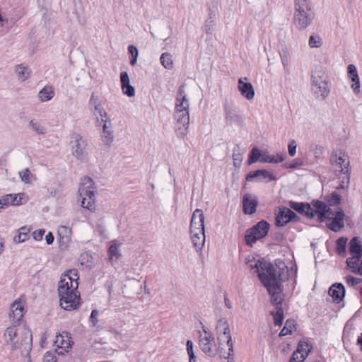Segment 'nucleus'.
I'll use <instances>...</instances> for the list:
<instances>
[{"instance_id": "5", "label": "nucleus", "mask_w": 362, "mask_h": 362, "mask_svg": "<svg viewBox=\"0 0 362 362\" xmlns=\"http://www.w3.org/2000/svg\"><path fill=\"white\" fill-rule=\"evenodd\" d=\"M78 193L81 198V206L91 211L95 210V187L92 178L84 176L81 179Z\"/></svg>"}, {"instance_id": "25", "label": "nucleus", "mask_w": 362, "mask_h": 362, "mask_svg": "<svg viewBox=\"0 0 362 362\" xmlns=\"http://www.w3.org/2000/svg\"><path fill=\"white\" fill-rule=\"evenodd\" d=\"M288 206L299 214H304L308 218L314 217V209L308 203L290 201Z\"/></svg>"}, {"instance_id": "35", "label": "nucleus", "mask_w": 362, "mask_h": 362, "mask_svg": "<svg viewBox=\"0 0 362 362\" xmlns=\"http://www.w3.org/2000/svg\"><path fill=\"white\" fill-rule=\"evenodd\" d=\"M285 154L270 155L267 152L262 153L260 161L263 163H279L284 160Z\"/></svg>"}, {"instance_id": "61", "label": "nucleus", "mask_w": 362, "mask_h": 362, "mask_svg": "<svg viewBox=\"0 0 362 362\" xmlns=\"http://www.w3.org/2000/svg\"><path fill=\"white\" fill-rule=\"evenodd\" d=\"M210 17L209 20L205 22L204 28L206 33H211L213 30L214 21Z\"/></svg>"}, {"instance_id": "38", "label": "nucleus", "mask_w": 362, "mask_h": 362, "mask_svg": "<svg viewBox=\"0 0 362 362\" xmlns=\"http://www.w3.org/2000/svg\"><path fill=\"white\" fill-rule=\"evenodd\" d=\"M15 73L18 76V80L25 81L30 77V71L28 67L25 66L23 64H18L15 68Z\"/></svg>"}, {"instance_id": "58", "label": "nucleus", "mask_w": 362, "mask_h": 362, "mask_svg": "<svg viewBox=\"0 0 362 362\" xmlns=\"http://www.w3.org/2000/svg\"><path fill=\"white\" fill-rule=\"evenodd\" d=\"M44 362H57V358L54 353L47 351L43 357Z\"/></svg>"}, {"instance_id": "24", "label": "nucleus", "mask_w": 362, "mask_h": 362, "mask_svg": "<svg viewBox=\"0 0 362 362\" xmlns=\"http://www.w3.org/2000/svg\"><path fill=\"white\" fill-rule=\"evenodd\" d=\"M244 80H247V78H240L238 79V90L243 97L248 100H251L255 97L253 86L250 83L245 82Z\"/></svg>"}, {"instance_id": "57", "label": "nucleus", "mask_w": 362, "mask_h": 362, "mask_svg": "<svg viewBox=\"0 0 362 362\" xmlns=\"http://www.w3.org/2000/svg\"><path fill=\"white\" fill-rule=\"evenodd\" d=\"M99 315V312L97 310H93L91 312L90 316V322L92 323L93 327H97L98 320V317Z\"/></svg>"}, {"instance_id": "49", "label": "nucleus", "mask_w": 362, "mask_h": 362, "mask_svg": "<svg viewBox=\"0 0 362 362\" xmlns=\"http://www.w3.org/2000/svg\"><path fill=\"white\" fill-rule=\"evenodd\" d=\"M308 45L311 48H319L322 45V39L318 35H310L308 40Z\"/></svg>"}, {"instance_id": "11", "label": "nucleus", "mask_w": 362, "mask_h": 362, "mask_svg": "<svg viewBox=\"0 0 362 362\" xmlns=\"http://www.w3.org/2000/svg\"><path fill=\"white\" fill-rule=\"evenodd\" d=\"M59 296L60 297V305L66 310H75L81 304L80 293L77 290L64 294H59Z\"/></svg>"}, {"instance_id": "26", "label": "nucleus", "mask_w": 362, "mask_h": 362, "mask_svg": "<svg viewBox=\"0 0 362 362\" xmlns=\"http://www.w3.org/2000/svg\"><path fill=\"white\" fill-rule=\"evenodd\" d=\"M204 216L201 209H196L192 216L190 222V230H204Z\"/></svg>"}, {"instance_id": "44", "label": "nucleus", "mask_w": 362, "mask_h": 362, "mask_svg": "<svg viewBox=\"0 0 362 362\" xmlns=\"http://www.w3.org/2000/svg\"><path fill=\"white\" fill-rule=\"evenodd\" d=\"M30 232V228L26 226L21 227L19 229V233L18 235L13 238V241L16 243H20L24 242L28 236V233Z\"/></svg>"}, {"instance_id": "23", "label": "nucleus", "mask_w": 362, "mask_h": 362, "mask_svg": "<svg viewBox=\"0 0 362 362\" xmlns=\"http://www.w3.org/2000/svg\"><path fill=\"white\" fill-rule=\"evenodd\" d=\"M258 199L254 194H246L243 198V212L245 214H253L256 211Z\"/></svg>"}, {"instance_id": "36", "label": "nucleus", "mask_w": 362, "mask_h": 362, "mask_svg": "<svg viewBox=\"0 0 362 362\" xmlns=\"http://www.w3.org/2000/svg\"><path fill=\"white\" fill-rule=\"evenodd\" d=\"M38 98L41 102H47L54 96V89L50 86H45L38 93Z\"/></svg>"}, {"instance_id": "40", "label": "nucleus", "mask_w": 362, "mask_h": 362, "mask_svg": "<svg viewBox=\"0 0 362 362\" xmlns=\"http://www.w3.org/2000/svg\"><path fill=\"white\" fill-rule=\"evenodd\" d=\"M348 238L345 237H341L336 241V251L337 254L341 257H345L346 255V244Z\"/></svg>"}, {"instance_id": "22", "label": "nucleus", "mask_w": 362, "mask_h": 362, "mask_svg": "<svg viewBox=\"0 0 362 362\" xmlns=\"http://www.w3.org/2000/svg\"><path fill=\"white\" fill-rule=\"evenodd\" d=\"M57 234L59 236L58 242L60 250H66L71 240V228L65 226H61L58 228Z\"/></svg>"}, {"instance_id": "14", "label": "nucleus", "mask_w": 362, "mask_h": 362, "mask_svg": "<svg viewBox=\"0 0 362 362\" xmlns=\"http://www.w3.org/2000/svg\"><path fill=\"white\" fill-rule=\"evenodd\" d=\"M246 264L248 269H256L255 272H275L274 265L264 258L248 259Z\"/></svg>"}, {"instance_id": "31", "label": "nucleus", "mask_w": 362, "mask_h": 362, "mask_svg": "<svg viewBox=\"0 0 362 362\" xmlns=\"http://www.w3.org/2000/svg\"><path fill=\"white\" fill-rule=\"evenodd\" d=\"M191 240L194 245V247L197 250H199L202 248L205 243V233L204 230H190Z\"/></svg>"}, {"instance_id": "6", "label": "nucleus", "mask_w": 362, "mask_h": 362, "mask_svg": "<svg viewBox=\"0 0 362 362\" xmlns=\"http://www.w3.org/2000/svg\"><path fill=\"white\" fill-rule=\"evenodd\" d=\"M350 257L346 259L347 267L351 272H362V241L354 237L349 243Z\"/></svg>"}, {"instance_id": "48", "label": "nucleus", "mask_w": 362, "mask_h": 362, "mask_svg": "<svg viewBox=\"0 0 362 362\" xmlns=\"http://www.w3.org/2000/svg\"><path fill=\"white\" fill-rule=\"evenodd\" d=\"M19 177L21 180L25 184H30L32 182V178L34 177L28 168H26L19 172Z\"/></svg>"}, {"instance_id": "2", "label": "nucleus", "mask_w": 362, "mask_h": 362, "mask_svg": "<svg viewBox=\"0 0 362 362\" xmlns=\"http://www.w3.org/2000/svg\"><path fill=\"white\" fill-rule=\"evenodd\" d=\"M185 88V85L182 84L178 89L175 100L176 102L174 112V117L177 122V135L181 138H183L187 135L189 124V104Z\"/></svg>"}, {"instance_id": "63", "label": "nucleus", "mask_w": 362, "mask_h": 362, "mask_svg": "<svg viewBox=\"0 0 362 362\" xmlns=\"http://www.w3.org/2000/svg\"><path fill=\"white\" fill-rule=\"evenodd\" d=\"M187 351L189 358L193 359L194 358V351H193V342L191 340H188L187 341Z\"/></svg>"}, {"instance_id": "39", "label": "nucleus", "mask_w": 362, "mask_h": 362, "mask_svg": "<svg viewBox=\"0 0 362 362\" xmlns=\"http://www.w3.org/2000/svg\"><path fill=\"white\" fill-rule=\"evenodd\" d=\"M120 244L117 243V242L112 241L108 250V255L110 260L113 262L114 260H117L120 256L119 251Z\"/></svg>"}, {"instance_id": "18", "label": "nucleus", "mask_w": 362, "mask_h": 362, "mask_svg": "<svg viewBox=\"0 0 362 362\" xmlns=\"http://www.w3.org/2000/svg\"><path fill=\"white\" fill-rule=\"evenodd\" d=\"M28 199L25 194L18 193V194H8L3 196L0 199L1 204L6 208L10 205L18 206L23 203H25Z\"/></svg>"}, {"instance_id": "30", "label": "nucleus", "mask_w": 362, "mask_h": 362, "mask_svg": "<svg viewBox=\"0 0 362 362\" xmlns=\"http://www.w3.org/2000/svg\"><path fill=\"white\" fill-rule=\"evenodd\" d=\"M224 113L226 120L228 121L230 123H239L242 121L240 115H238L231 104L228 103L225 104Z\"/></svg>"}, {"instance_id": "3", "label": "nucleus", "mask_w": 362, "mask_h": 362, "mask_svg": "<svg viewBox=\"0 0 362 362\" xmlns=\"http://www.w3.org/2000/svg\"><path fill=\"white\" fill-rule=\"evenodd\" d=\"M314 18L315 13L309 0H294L293 21L298 30L306 29Z\"/></svg>"}, {"instance_id": "53", "label": "nucleus", "mask_w": 362, "mask_h": 362, "mask_svg": "<svg viewBox=\"0 0 362 362\" xmlns=\"http://www.w3.org/2000/svg\"><path fill=\"white\" fill-rule=\"evenodd\" d=\"M89 107L91 109H95L96 107H100L102 105L100 97L95 94V93H93L91 94L89 103H88Z\"/></svg>"}, {"instance_id": "51", "label": "nucleus", "mask_w": 362, "mask_h": 362, "mask_svg": "<svg viewBox=\"0 0 362 362\" xmlns=\"http://www.w3.org/2000/svg\"><path fill=\"white\" fill-rule=\"evenodd\" d=\"M225 341H226L228 351L224 352L221 351V353L224 358H230V356H233L234 351L232 337H228V339H226Z\"/></svg>"}, {"instance_id": "33", "label": "nucleus", "mask_w": 362, "mask_h": 362, "mask_svg": "<svg viewBox=\"0 0 362 362\" xmlns=\"http://www.w3.org/2000/svg\"><path fill=\"white\" fill-rule=\"evenodd\" d=\"M312 205L314 209V216L315 215L317 216L318 220L320 222L325 221V212L327 210V207L328 206L325 202L319 201V200H313L312 202Z\"/></svg>"}, {"instance_id": "50", "label": "nucleus", "mask_w": 362, "mask_h": 362, "mask_svg": "<svg viewBox=\"0 0 362 362\" xmlns=\"http://www.w3.org/2000/svg\"><path fill=\"white\" fill-rule=\"evenodd\" d=\"M261 156L262 153H260L259 150L257 148L254 147L250 153L248 159L249 165L255 163L259 160H260Z\"/></svg>"}, {"instance_id": "9", "label": "nucleus", "mask_w": 362, "mask_h": 362, "mask_svg": "<svg viewBox=\"0 0 362 362\" xmlns=\"http://www.w3.org/2000/svg\"><path fill=\"white\" fill-rule=\"evenodd\" d=\"M269 224L266 221H260L247 230L245 240L247 245L252 246L258 240L265 237L269 231Z\"/></svg>"}, {"instance_id": "28", "label": "nucleus", "mask_w": 362, "mask_h": 362, "mask_svg": "<svg viewBox=\"0 0 362 362\" xmlns=\"http://www.w3.org/2000/svg\"><path fill=\"white\" fill-rule=\"evenodd\" d=\"M344 213L342 210L337 211L335 216L331 219V222L327 224V227L332 231H339L344 226Z\"/></svg>"}, {"instance_id": "29", "label": "nucleus", "mask_w": 362, "mask_h": 362, "mask_svg": "<svg viewBox=\"0 0 362 362\" xmlns=\"http://www.w3.org/2000/svg\"><path fill=\"white\" fill-rule=\"evenodd\" d=\"M101 138L103 144L110 147L114 140V134L112 131V122H106V124L103 125V132Z\"/></svg>"}, {"instance_id": "20", "label": "nucleus", "mask_w": 362, "mask_h": 362, "mask_svg": "<svg viewBox=\"0 0 362 362\" xmlns=\"http://www.w3.org/2000/svg\"><path fill=\"white\" fill-rule=\"evenodd\" d=\"M216 333L219 345H221L222 342H225V341L228 339V337H231L229 325L226 318H221L218 321Z\"/></svg>"}, {"instance_id": "43", "label": "nucleus", "mask_w": 362, "mask_h": 362, "mask_svg": "<svg viewBox=\"0 0 362 362\" xmlns=\"http://www.w3.org/2000/svg\"><path fill=\"white\" fill-rule=\"evenodd\" d=\"M312 348V346L309 343L303 341H300L298 344L297 349L296 351H297L298 353L300 354V355H303V356H305V358H306L309 353L311 351Z\"/></svg>"}, {"instance_id": "55", "label": "nucleus", "mask_w": 362, "mask_h": 362, "mask_svg": "<svg viewBox=\"0 0 362 362\" xmlns=\"http://www.w3.org/2000/svg\"><path fill=\"white\" fill-rule=\"evenodd\" d=\"M275 264H276V268L279 270V272H292L293 271V267H291V270H289L288 267L286 264V263L281 259H276Z\"/></svg>"}, {"instance_id": "19", "label": "nucleus", "mask_w": 362, "mask_h": 362, "mask_svg": "<svg viewBox=\"0 0 362 362\" xmlns=\"http://www.w3.org/2000/svg\"><path fill=\"white\" fill-rule=\"evenodd\" d=\"M72 341L71 338L68 336L67 332H62L56 336V339L54 341V345L58 349L55 350L59 355L63 354L64 351H68V349L71 346Z\"/></svg>"}, {"instance_id": "37", "label": "nucleus", "mask_w": 362, "mask_h": 362, "mask_svg": "<svg viewBox=\"0 0 362 362\" xmlns=\"http://www.w3.org/2000/svg\"><path fill=\"white\" fill-rule=\"evenodd\" d=\"M28 127L37 134L44 135L47 133V127L40 121L33 119L28 123Z\"/></svg>"}, {"instance_id": "7", "label": "nucleus", "mask_w": 362, "mask_h": 362, "mask_svg": "<svg viewBox=\"0 0 362 362\" xmlns=\"http://www.w3.org/2000/svg\"><path fill=\"white\" fill-rule=\"evenodd\" d=\"M70 144L71 154L74 158L82 163L88 160V143L86 139L80 134L74 132L71 135Z\"/></svg>"}, {"instance_id": "21", "label": "nucleus", "mask_w": 362, "mask_h": 362, "mask_svg": "<svg viewBox=\"0 0 362 362\" xmlns=\"http://www.w3.org/2000/svg\"><path fill=\"white\" fill-rule=\"evenodd\" d=\"M347 76L351 80V88L354 94L358 95L361 92L360 78L358 74V71L355 65L349 64L347 66Z\"/></svg>"}, {"instance_id": "13", "label": "nucleus", "mask_w": 362, "mask_h": 362, "mask_svg": "<svg viewBox=\"0 0 362 362\" xmlns=\"http://www.w3.org/2000/svg\"><path fill=\"white\" fill-rule=\"evenodd\" d=\"M25 300L21 297L11 305L8 317L13 325H19V323L25 313Z\"/></svg>"}, {"instance_id": "4", "label": "nucleus", "mask_w": 362, "mask_h": 362, "mask_svg": "<svg viewBox=\"0 0 362 362\" xmlns=\"http://www.w3.org/2000/svg\"><path fill=\"white\" fill-rule=\"evenodd\" d=\"M330 163L340 168V173L342 175L339 177L340 184L337 187V189L348 188L351 175V166L349 156L341 150H334L332 152Z\"/></svg>"}, {"instance_id": "42", "label": "nucleus", "mask_w": 362, "mask_h": 362, "mask_svg": "<svg viewBox=\"0 0 362 362\" xmlns=\"http://www.w3.org/2000/svg\"><path fill=\"white\" fill-rule=\"evenodd\" d=\"M161 64L167 69H172L173 67V57L170 53H163L160 57Z\"/></svg>"}, {"instance_id": "52", "label": "nucleus", "mask_w": 362, "mask_h": 362, "mask_svg": "<svg viewBox=\"0 0 362 362\" xmlns=\"http://www.w3.org/2000/svg\"><path fill=\"white\" fill-rule=\"evenodd\" d=\"M128 52L131 55L130 64L134 66L137 62V57L139 52L137 48L134 45H129L128 47Z\"/></svg>"}, {"instance_id": "60", "label": "nucleus", "mask_w": 362, "mask_h": 362, "mask_svg": "<svg viewBox=\"0 0 362 362\" xmlns=\"http://www.w3.org/2000/svg\"><path fill=\"white\" fill-rule=\"evenodd\" d=\"M45 233V229L36 230L33 233V238L37 241L41 240L42 239V237H43Z\"/></svg>"}, {"instance_id": "27", "label": "nucleus", "mask_w": 362, "mask_h": 362, "mask_svg": "<svg viewBox=\"0 0 362 362\" xmlns=\"http://www.w3.org/2000/svg\"><path fill=\"white\" fill-rule=\"evenodd\" d=\"M121 88L123 93L128 97H133L135 95V89L130 84L129 75L126 71L120 73Z\"/></svg>"}, {"instance_id": "64", "label": "nucleus", "mask_w": 362, "mask_h": 362, "mask_svg": "<svg viewBox=\"0 0 362 362\" xmlns=\"http://www.w3.org/2000/svg\"><path fill=\"white\" fill-rule=\"evenodd\" d=\"M325 214V220H331L335 216L336 212H334L329 206H327Z\"/></svg>"}, {"instance_id": "15", "label": "nucleus", "mask_w": 362, "mask_h": 362, "mask_svg": "<svg viewBox=\"0 0 362 362\" xmlns=\"http://www.w3.org/2000/svg\"><path fill=\"white\" fill-rule=\"evenodd\" d=\"M204 332L206 336L203 337L202 334L199 335V347L201 350L208 356H214L216 354V351L214 349V338L212 334L207 333L205 329H204Z\"/></svg>"}, {"instance_id": "46", "label": "nucleus", "mask_w": 362, "mask_h": 362, "mask_svg": "<svg viewBox=\"0 0 362 362\" xmlns=\"http://www.w3.org/2000/svg\"><path fill=\"white\" fill-rule=\"evenodd\" d=\"M325 201L329 206H337L340 204L341 196L336 192H333L325 197Z\"/></svg>"}, {"instance_id": "54", "label": "nucleus", "mask_w": 362, "mask_h": 362, "mask_svg": "<svg viewBox=\"0 0 362 362\" xmlns=\"http://www.w3.org/2000/svg\"><path fill=\"white\" fill-rule=\"evenodd\" d=\"M269 294L271 295V302L274 305L276 306V310H277L278 308H281V303L283 301V298L281 296V293Z\"/></svg>"}, {"instance_id": "17", "label": "nucleus", "mask_w": 362, "mask_h": 362, "mask_svg": "<svg viewBox=\"0 0 362 362\" xmlns=\"http://www.w3.org/2000/svg\"><path fill=\"white\" fill-rule=\"evenodd\" d=\"M246 180L248 182L256 181L269 182L274 180L275 177L267 170L262 169L250 172L246 176Z\"/></svg>"}, {"instance_id": "62", "label": "nucleus", "mask_w": 362, "mask_h": 362, "mask_svg": "<svg viewBox=\"0 0 362 362\" xmlns=\"http://www.w3.org/2000/svg\"><path fill=\"white\" fill-rule=\"evenodd\" d=\"M94 115H98L100 117H107V113L103 108V105L100 107H96V108L94 109Z\"/></svg>"}, {"instance_id": "32", "label": "nucleus", "mask_w": 362, "mask_h": 362, "mask_svg": "<svg viewBox=\"0 0 362 362\" xmlns=\"http://www.w3.org/2000/svg\"><path fill=\"white\" fill-rule=\"evenodd\" d=\"M329 294L335 302H340L345 295L344 286L340 283L333 284L329 289Z\"/></svg>"}, {"instance_id": "34", "label": "nucleus", "mask_w": 362, "mask_h": 362, "mask_svg": "<svg viewBox=\"0 0 362 362\" xmlns=\"http://www.w3.org/2000/svg\"><path fill=\"white\" fill-rule=\"evenodd\" d=\"M79 262L81 265V269H91L94 265L93 256L88 252H84L81 255Z\"/></svg>"}, {"instance_id": "8", "label": "nucleus", "mask_w": 362, "mask_h": 362, "mask_svg": "<svg viewBox=\"0 0 362 362\" xmlns=\"http://www.w3.org/2000/svg\"><path fill=\"white\" fill-rule=\"evenodd\" d=\"M311 91L317 99L323 100L329 94V88L323 74L315 71L311 75Z\"/></svg>"}, {"instance_id": "56", "label": "nucleus", "mask_w": 362, "mask_h": 362, "mask_svg": "<svg viewBox=\"0 0 362 362\" xmlns=\"http://www.w3.org/2000/svg\"><path fill=\"white\" fill-rule=\"evenodd\" d=\"M305 359V358L303 355H300L297 351H295L290 358L289 362H303Z\"/></svg>"}, {"instance_id": "16", "label": "nucleus", "mask_w": 362, "mask_h": 362, "mask_svg": "<svg viewBox=\"0 0 362 362\" xmlns=\"http://www.w3.org/2000/svg\"><path fill=\"white\" fill-rule=\"evenodd\" d=\"M298 216L287 207H281L276 214V225L279 227L284 226L290 221H296Z\"/></svg>"}, {"instance_id": "45", "label": "nucleus", "mask_w": 362, "mask_h": 362, "mask_svg": "<svg viewBox=\"0 0 362 362\" xmlns=\"http://www.w3.org/2000/svg\"><path fill=\"white\" fill-rule=\"evenodd\" d=\"M270 314L273 316L274 324L276 326H281L283 323L284 310L282 308H278L276 311H271Z\"/></svg>"}, {"instance_id": "10", "label": "nucleus", "mask_w": 362, "mask_h": 362, "mask_svg": "<svg viewBox=\"0 0 362 362\" xmlns=\"http://www.w3.org/2000/svg\"><path fill=\"white\" fill-rule=\"evenodd\" d=\"M281 273H258V277L269 293H281Z\"/></svg>"}, {"instance_id": "41", "label": "nucleus", "mask_w": 362, "mask_h": 362, "mask_svg": "<svg viewBox=\"0 0 362 362\" xmlns=\"http://www.w3.org/2000/svg\"><path fill=\"white\" fill-rule=\"evenodd\" d=\"M245 150L242 149L239 145H236L233 151V165L235 167H239L243 160V154Z\"/></svg>"}, {"instance_id": "47", "label": "nucleus", "mask_w": 362, "mask_h": 362, "mask_svg": "<svg viewBox=\"0 0 362 362\" xmlns=\"http://www.w3.org/2000/svg\"><path fill=\"white\" fill-rule=\"evenodd\" d=\"M295 325L293 320H286L284 328L280 332L279 336H286L288 334H291L293 330H295Z\"/></svg>"}, {"instance_id": "1", "label": "nucleus", "mask_w": 362, "mask_h": 362, "mask_svg": "<svg viewBox=\"0 0 362 362\" xmlns=\"http://www.w3.org/2000/svg\"><path fill=\"white\" fill-rule=\"evenodd\" d=\"M4 337L12 350H20L25 356L29 355L33 346V335L29 328L12 325L6 329Z\"/></svg>"}, {"instance_id": "12", "label": "nucleus", "mask_w": 362, "mask_h": 362, "mask_svg": "<svg viewBox=\"0 0 362 362\" xmlns=\"http://www.w3.org/2000/svg\"><path fill=\"white\" fill-rule=\"evenodd\" d=\"M71 273H64L59 282L58 293L64 294L71 291H76L78 288V273H72L74 276H70Z\"/></svg>"}, {"instance_id": "59", "label": "nucleus", "mask_w": 362, "mask_h": 362, "mask_svg": "<svg viewBox=\"0 0 362 362\" xmlns=\"http://www.w3.org/2000/svg\"><path fill=\"white\" fill-rule=\"evenodd\" d=\"M288 154L293 157L295 156L296 153V143L295 140H291L288 145Z\"/></svg>"}]
</instances>
